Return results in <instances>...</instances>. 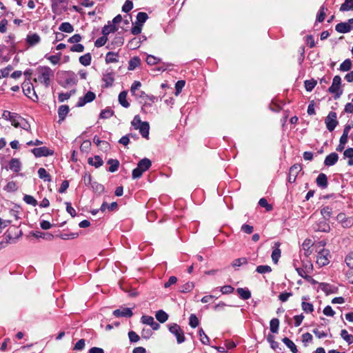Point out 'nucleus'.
Returning <instances> with one entry per match:
<instances>
[{"label": "nucleus", "instance_id": "obj_1", "mask_svg": "<svg viewBox=\"0 0 353 353\" xmlns=\"http://www.w3.org/2000/svg\"><path fill=\"white\" fill-rule=\"evenodd\" d=\"M36 72L37 78H35L34 81H38L46 88H48L50 85L51 79L54 77V71L48 66H39L36 69Z\"/></svg>", "mask_w": 353, "mask_h": 353}, {"label": "nucleus", "instance_id": "obj_2", "mask_svg": "<svg viewBox=\"0 0 353 353\" xmlns=\"http://www.w3.org/2000/svg\"><path fill=\"white\" fill-rule=\"evenodd\" d=\"M341 78L339 75L334 77L332 85L329 88V92L334 94V99H339L343 94V89L341 87Z\"/></svg>", "mask_w": 353, "mask_h": 353}, {"label": "nucleus", "instance_id": "obj_3", "mask_svg": "<svg viewBox=\"0 0 353 353\" xmlns=\"http://www.w3.org/2000/svg\"><path fill=\"white\" fill-rule=\"evenodd\" d=\"M168 329L169 331L176 336L178 343H182L185 341L184 332L178 324H170L168 325Z\"/></svg>", "mask_w": 353, "mask_h": 353}, {"label": "nucleus", "instance_id": "obj_4", "mask_svg": "<svg viewBox=\"0 0 353 353\" xmlns=\"http://www.w3.org/2000/svg\"><path fill=\"white\" fill-rule=\"evenodd\" d=\"M326 128L330 132H332L339 124L337 121V115L335 112H330L325 119Z\"/></svg>", "mask_w": 353, "mask_h": 353}, {"label": "nucleus", "instance_id": "obj_5", "mask_svg": "<svg viewBox=\"0 0 353 353\" xmlns=\"http://www.w3.org/2000/svg\"><path fill=\"white\" fill-rule=\"evenodd\" d=\"M330 253L328 250L326 249H322L318 252L317 256H316V263L319 266H324L329 263L330 262Z\"/></svg>", "mask_w": 353, "mask_h": 353}, {"label": "nucleus", "instance_id": "obj_6", "mask_svg": "<svg viewBox=\"0 0 353 353\" xmlns=\"http://www.w3.org/2000/svg\"><path fill=\"white\" fill-rule=\"evenodd\" d=\"M10 122L15 128H21L24 130H28V128L30 127L26 120L17 113H14V116H12Z\"/></svg>", "mask_w": 353, "mask_h": 353}, {"label": "nucleus", "instance_id": "obj_7", "mask_svg": "<svg viewBox=\"0 0 353 353\" xmlns=\"http://www.w3.org/2000/svg\"><path fill=\"white\" fill-rule=\"evenodd\" d=\"M31 152L36 157H48L54 154V151L47 147L35 148Z\"/></svg>", "mask_w": 353, "mask_h": 353}, {"label": "nucleus", "instance_id": "obj_8", "mask_svg": "<svg viewBox=\"0 0 353 353\" xmlns=\"http://www.w3.org/2000/svg\"><path fill=\"white\" fill-rule=\"evenodd\" d=\"M114 72L112 71H106L103 74L102 81L104 83L103 88H108L113 85L114 81Z\"/></svg>", "mask_w": 353, "mask_h": 353}, {"label": "nucleus", "instance_id": "obj_9", "mask_svg": "<svg viewBox=\"0 0 353 353\" xmlns=\"http://www.w3.org/2000/svg\"><path fill=\"white\" fill-rule=\"evenodd\" d=\"M301 170L302 168L300 164H294L291 166L289 170L288 181L291 183H294L298 174Z\"/></svg>", "mask_w": 353, "mask_h": 353}, {"label": "nucleus", "instance_id": "obj_10", "mask_svg": "<svg viewBox=\"0 0 353 353\" xmlns=\"http://www.w3.org/2000/svg\"><path fill=\"white\" fill-rule=\"evenodd\" d=\"M96 95L94 92L88 91L83 97H80L77 102V106L82 107L86 103L92 102L94 100Z\"/></svg>", "mask_w": 353, "mask_h": 353}, {"label": "nucleus", "instance_id": "obj_11", "mask_svg": "<svg viewBox=\"0 0 353 353\" xmlns=\"http://www.w3.org/2000/svg\"><path fill=\"white\" fill-rule=\"evenodd\" d=\"M22 89H23V92L24 93V94L26 96H27L28 97L32 99L33 101H35V99H32L30 96V94L31 93L32 91H33V94L34 96L35 97L36 99H38V97L37 95L36 94L34 90V88H33V85L32 84L30 83V79H28V80H26L23 84H22Z\"/></svg>", "mask_w": 353, "mask_h": 353}, {"label": "nucleus", "instance_id": "obj_12", "mask_svg": "<svg viewBox=\"0 0 353 353\" xmlns=\"http://www.w3.org/2000/svg\"><path fill=\"white\" fill-rule=\"evenodd\" d=\"M314 229L316 231L327 232L330 230L329 223L326 220H319L314 225Z\"/></svg>", "mask_w": 353, "mask_h": 353}, {"label": "nucleus", "instance_id": "obj_13", "mask_svg": "<svg viewBox=\"0 0 353 353\" xmlns=\"http://www.w3.org/2000/svg\"><path fill=\"white\" fill-rule=\"evenodd\" d=\"M26 41L30 46H34L40 43L41 37L37 33H29Z\"/></svg>", "mask_w": 353, "mask_h": 353}, {"label": "nucleus", "instance_id": "obj_14", "mask_svg": "<svg viewBox=\"0 0 353 353\" xmlns=\"http://www.w3.org/2000/svg\"><path fill=\"white\" fill-rule=\"evenodd\" d=\"M113 314L116 317H131L133 314L130 308L128 307H123L120 309L115 310L113 312Z\"/></svg>", "mask_w": 353, "mask_h": 353}, {"label": "nucleus", "instance_id": "obj_15", "mask_svg": "<svg viewBox=\"0 0 353 353\" xmlns=\"http://www.w3.org/2000/svg\"><path fill=\"white\" fill-rule=\"evenodd\" d=\"M281 243L279 242L274 243V250L272 252V260L274 263H277L279 258L281 257V252L279 248Z\"/></svg>", "mask_w": 353, "mask_h": 353}, {"label": "nucleus", "instance_id": "obj_16", "mask_svg": "<svg viewBox=\"0 0 353 353\" xmlns=\"http://www.w3.org/2000/svg\"><path fill=\"white\" fill-rule=\"evenodd\" d=\"M339 159V155L336 152H332L331 154H328L325 160H324V164L326 166H332L334 165Z\"/></svg>", "mask_w": 353, "mask_h": 353}, {"label": "nucleus", "instance_id": "obj_17", "mask_svg": "<svg viewBox=\"0 0 353 353\" xmlns=\"http://www.w3.org/2000/svg\"><path fill=\"white\" fill-rule=\"evenodd\" d=\"M88 163L95 167L96 168H99L103 164V161L101 157L99 155H95L94 157H90L88 159Z\"/></svg>", "mask_w": 353, "mask_h": 353}, {"label": "nucleus", "instance_id": "obj_18", "mask_svg": "<svg viewBox=\"0 0 353 353\" xmlns=\"http://www.w3.org/2000/svg\"><path fill=\"white\" fill-rule=\"evenodd\" d=\"M21 168L19 159L12 158L9 162V169L14 172H19Z\"/></svg>", "mask_w": 353, "mask_h": 353}, {"label": "nucleus", "instance_id": "obj_19", "mask_svg": "<svg viewBox=\"0 0 353 353\" xmlns=\"http://www.w3.org/2000/svg\"><path fill=\"white\" fill-rule=\"evenodd\" d=\"M316 184L321 188H326L327 187V177L325 174L321 173L319 174L316 179Z\"/></svg>", "mask_w": 353, "mask_h": 353}, {"label": "nucleus", "instance_id": "obj_20", "mask_svg": "<svg viewBox=\"0 0 353 353\" xmlns=\"http://www.w3.org/2000/svg\"><path fill=\"white\" fill-rule=\"evenodd\" d=\"M152 165V162L150 159L144 158L139 161L137 164L138 168H139L143 172L148 170Z\"/></svg>", "mask_w": 353, "mask_h": 353}, {"label": "nucleus", "instance_id": "obj_21", "mask_svg": "<svg viewBox=\"0 0 353 353\" xmlns=\"http://www.w3.org/2000/svg\"><path fill=\"white\" fill-rule=\"evenodd\" d=\"M69 110V106L67 105H62L59 106L58 109V114L59 118V122L63 121L65 119Z\"/></svg>", "mask_w": 353, "mask_h": 353}, {"label": "nucleus", "instance_id": "obj_22", "mask_svg": "<svg viewBox=\"0 0 353 353\" xmlns=\"http://www.w3.org/2000/svg\"><path fill=\"white\" fill-rule=\"evenodd\" d=\"M137 130H139L140 134L143 138H149L150 125L147 121H144Z\"/></svg>", "mask_w": 353, "mask_h": 353}, {"label": "nucleus", "instance_id": "obj_23", "mask_svg": "<svg viewBox=\"0 0 353 353\" xmlns=\"http://www.w3.org/2000/svg\"><path fill=\"white\" fill-rule=\"evenodd\" d=\"M127 91H122L119 93L118 100L121 105L123 108H128L130 107V103L127 101Z\"/></svg>", "mask_w": 353, "mask_h": 353}, {"label": "nucleus", "instance_id": "obj_24", "mask_svg": "<svg viewBox=\"0 0 353 353\" xmlns=\"http://www.w3.org/2000/svg\"><path fill=\"white\" fill-rule=\"evenodd\" d=\"M119 53L114 52H108L105 56L106 63H117L119 61Z\"/></svg>", "mask_w": 353, "mask_h": 353}, {"label": "nucleus", "instance_id": "obj_25", "mask_svg": "<svg viewBox=\"0 0 353 353\" xmlns=\"http://www.w3.org/2000/svg\"><path fill=\"white\" fill-rule=\"evenodd\" d=\"M313 245V242L310 239H306L302 243L303 249L305 251V255L309 256L312 254V251L310 250L311 247Z\"/></svg>", "mask_w": 353, "mask_h": 353}, {"label": "nucleus", "instance_id": "obj_26", "mask_svg": "<svg viewBox=\"0 0 353 353\" xmlns=\"http://www.w3.org/2000/svg\"><path fill=\"white\" fill-rule=\"evenodd\" d=\"M236 292L243 300H248L251 297V292L248 288H239Z\"/></svg>", "mask_w": 353, "mask_h": 353}, {"label": "nucleus", "instance_id": "obj_27", "mask_svg": "<svg viewBox=\"0 0 353 353\" xmlns=\"http://www.w3.org/2000/svg\"><path fill=\"white\" fill-rule=\"evenodd\" d=\"M107 163L108 165H110V167L108 168V171H109L110 172H116L119 169V164H120L119 161L117 159H110L107 161Z\"/></svg>", "mask_w": 353, "mask_h": 353}, {"label": "nucleus", "instance_id": "obj_28", "mask_svg": "<svg viewBox=\"0 0 353 353\" xmlns=\"http://www.w3.org/2000/svg\"><path fill=\"white\" fill-rule=\"evenodd\" d=\"M283 343L292 351L293 353H297L298 350L294 343L288 337H284L282 339Z\"/></svg>", "mask_w": 353, "mask_h": 353}, {"label": "nucleus", "instance_id": "obj_29", "mask_svg": "<svg viewBox=\"0 0 353 353\" xmlns=\"http://www.w3.org/2000/svg\"><path fill=\"white\" fill-rule=\"evenodd\" d=\"M321 214L323 216V219L327 221L332 214V208L330 206H324L321 210Z\"/></svg>", "mask_w": 353, "mask_h": 353}, {"label": "nucleus", "instance_id": "obj_30", "mask_svg": "<svg viewBox=\"0 0 353 353\" xmlns=\"http://www.w3.org/2000/svg\"><path fill=\"white\" fill-rule=\"evenodd\" d=\"M335 30L339 33H347L350 31V28L346 22H341L336 25Z\"/></svg>", "mask_w": 353, "mask_h": 353}, {"label": "nucleus", "instance_id": "obj_31", "mask_svg": "<svg viewBox=\"0 0 353 353\" xmlns=\"http://www.w3.org/2000/svg\"><path fill=\"white\" fill-rule=\"evenodd\" d=\"M117 30V28L114 24H108L102 28V34L108 37L110 33H114Z\"/></svg>", "mask_w": 353, "mask_h": 353}, {"label": "nucleus", "instance_id": "obj_32", "mask_svg": "<svg viewBox=\"0 0 353 353\" xmlns=\"http://www.w3.org/2000/svg\"><path fill=\"white\" fill-rule=\"evenodd\" d=\"M141 42V37H134L128 42V47L130 49L135 50L140 47Z\"/></svg>", "mask_w": 353, "mask_h": 353}, {"label": "nucleus", "instance_id": "obj_33", "mask_svg": "<svg viewBox=\"0 0 353 353\" xmlns=\"http://www.w3.org/2000/svg\"><path fill=\"white\" fill-rule=\"evenodd\" d=\"M92 56L90 53L88 52L79 57V62L84 66L90 65L91 63Z\"/></svg>", "mask_w": 353, "mask_h": 353}, {"label": "nucleus", "instance_id": "obj_34", "mask_svg": "<svg viewBox=\"0 0 353 353\" xmlns=\"http://www.w3.org/2000/svg\"><path fill=\"white\" fill-rule=\"evenodd\" d=\"M59 30L66 33H71L74 31V28L69 22H63L59 26Z\"/></svg>", "mask_w": 353, "mask_h": 353}, {"label": "nucleus", "instance_id": "obj_35", "mask_svg": "<svg viewBox=\"0 0 353 353\" xmlns=\"http://www.w3.org/2000/svg\"><path fill=\"white\" fill-rule=\"evenodd\" d=\"M279 320L276 318L272 319L270 322V330L271 332L276 334L279 331Z\"/></svg>", "mask_w": 353, "mask_h": 353}, {"label": "nucleus", "instance_id": "obj_36", "mask_svg": "<svg viewBox=\"0 0 353 353\" xmlns=\"http://www.w3.org/2000/svg\"><path fill=\"white\" fill-rule=\"evenodd\" d=\"M155 316L157 320L161 323H165L168 319V314L162 310L157 311Z\"/></svg>", "mask_w": 353, "mask_h": 353}, {"label": "nucleus", "instance_id": "obj_37", "mask_svg": "<svg viewBox=\"0 0 353 353\" xmlns=\"http://www.w3.org/2000/svg\"><path fill=\"white\" fill-rule=\"evenodd\" d=\"M148 19V15L146 12H140L137 15L136 23L143 26Z\"/></svg>", "mask_w": 353, "mask_h": 353}, {"label": "nucleus", "instance_id": "obj_38", "mask_svg": "<svg viewBox=\"0 0 353 353\" xmlns=\"http://www.w3.org/2000/svg\"><path fill=\"white\" fill-rule=\"evenodd\" d=\"M38 174L40 179L44 180L45 181H51V176L47 172L46 169L41 168L38 170Z\"/></svg>", "mask_w": 353, "mask_h": 353}, {"label": "nucleus", "instance_id": "obj_39", "mask_svg": "<svg viewBox=\"0 0 353 353\" xmlns=\"http://www.w3.org/2000/svg\"><path fill=\"white\" fill-rule=\"evenodd\" d=\"M352 61L350 59H345L339 67V70L341 72H347L350 71L352 68Z\"/></svg>", "mask_w": 353, "mask_h": 353}, {"label": "nucleus", "instance_id": "obj_40", "mask_svg": "<svg viewBox=\"0 0 353 353\" xmlns=\"http://www.w3.org/2000/svg\"><path fill=\"white\" fill-rule=\"evenodd\" d=\"M350 10H353V0H345L340 7V11L345 12Z\"/></svg>", "mask_w": 353, "mask_h": 353}, {"label": "nucleus", "instance_id": "obj_41", "mask_svg": "<svg viewBox=\"0 0 353 353\" xmlns=\"http://www.w3.org/2000/svg\"><path fill=\"white\" fill-rule=\"evenodd\" d=\"M344 158H348L349 161L347 164L349 165H353V148H349L346 149L343 152Z\"/></svg>", "mask_w": 353, "mask_h": 353}, {"label": "nucleus", "instance_id": "obj_42", "mask_svg": "<svg viewBox=\"0 0 353 353\" xmlns=\"http://www.w3.org/2000/svg\"><path fill=\"white\" fill-rule=\"evenodd\" d=\"M140 65V59L137 57L132 58L129 61L128 70H134L137 67Z\"/></svg>", "mask_w": 353, "mask_h": 353}, {"label": "nucleus", "instance_id": "obj_43", "mask_svg": "<svg viewBox=\"0 0 353 353\" xmlns=\"http://www.w3.org/2000/svg\"><path fill=\"white\" fill-rule=\"evenodd\" d=\"M114 114V111L111 110L110 108H106L105 109L101 110L99 118L105 119L111 117Z\"/></svg>", "mask_w": 353, "mask_h": 353}, {"label": "nucleus", "instance_id": "obj_44", "mask_svg": "<svg viewBox=\"0 0 353 353\" xmlns=\"http://www.w3.org/2000/svg\"><path fill=\"white\" fill-rule=\"evenodd\" d=\"M341 338L345 340L349 345L353 343V336L349 334L346 330H342L341 332Z\"/></svg>", "mask_w": 353, "mask_h": 353}, {"label": "nucleus", "instance_id": "obj_45", "mask_svg": "<svg viewBox=\"0 0 353 353\" xmlns=\"http://www.w3.org/2000/svg\"><path fill=\"white\" fill-rule=\"evenodd\" d=\"M248 263V259L245 257L239 258L234 259L232 263V266L234 268H239L242 265H245Z\"/></svg>", "mask_w": 353, "mask_h": 353}, {"label": "nucleus", "instance_id": "obj_46", "mask_svg": "<svg viewBox=\"0 0 353 353\" xmlns=\"http://www.w3.org/2000/svg\"><path fill=\"white\" fill-rule=\"evenodd\" d=\"M194 284L192 282H188L180 287V292L183 293H187L193 290Z\"/></svg>", "mask_w": 353, "mask_h": 353}, {"label": "nucleus", "instance_id": "obj_47", "mask_svg": "<svg viewBox=\"0 0 353 353\" xmlns=\"http://www.w3.org/2000/svg\"><path fill=\"white\" fill-rule=\"evenodd\" d=\"M199 335L200 336V341L203 345H209L210 343V339L209 337L205 334V332L202 328H200L199 330Z\"/></svg>", "mask_w": 353, "mask_h": 353}, {"label": "nucleus", "instance_id": "obj_48", "mask_svg": "<svg viewBox=\"0 0 353 353\" xmlns=\"http://www.w3.org/2000/svg\"><path fill=\"white\" fill-rule=\"evenodd\" d=\"M256 271L259 274H265L272 272V268L268 265H261L256 267Z\"/></svg>", "mask_w": 353, "mask_h": 353}, {"label": "nucleus", "instance_id": "obj_49", "mask_svg": "<svg viewBox=\"0 0 353 353\" xmlns=\"http://www.w3.org/2000/svg\"><path fill=\"white\" fill-rule=\"evenodd\" d=\"M45 58L48 59L52 64L56 65V64L59 63L60 61L61 53H59L56 55H50V56L46 54Z\"/></svg>", "mask_w": 353, "mask_h": 353}, {"label": "nucleus", "instance_id": "obj_50", "mask_svg": "<svg viewBox=\"0 0 353 353\" xmlns=\"http://www.w3.org/2000/svg\"><path fill=\"white\" fill-rule=\"evenodd\" d=\"M93 142L97 145L100 146L101 145H105L104 150H108L110 148V144L105 141H101L97 136H94L93 139Z\"/></svg>", "mask_w": 353, "mask_h": 353}, {"label": "nucleus", "instance_id": "obj_51", "mask_svg": "<svg viewBox=\"0 0 353 353\" xmlns=\"http://www.w3.org/2000/svg\"><path fill=\"white\" fill-rule=\"evenodd\" d=\"M296 270L298 273V274L301 276L302 278L306 279L307 281H312L313 279L312 276H308L305 272V270L303 268H296Z\"/></svg>", "mask_w": 353, "mask_h": 353}, {"label": "nucleus", "instance_id": "obj_52", "mask_svg": "<svg viewBox=\"0 0 353 353\" xmlns=\"http://www.w3.org/2000/svg\"><path fill=\"white\" fill-rule=\"evenodd\" d=\"M301 307L302 310L306 313H312L314 311V306L310 303L303 301Z\"/></svg>", "mask_w": 353, "mask_h": 353}, {"label": "nucleus", "instance_id": "obj_53", "mask_svg": "<svg viewBox=\"0 0 353 353\" xmlns=\"http://www.w3.org/2000/svg\"><path fill=\"white\" fill-rule=\"evenodd\" d=\"M327 10L324 6H322L319 10V12L316 16V21L323 22L325 17V10Z\"/></svg>", "mask_w": 353, "mask_h": 353}, {"label": "nucleus", "instance_id": "obj_54", "mask_svg": "<svg viewBox=\"0 0 353 353\" xmlns=\"http://www.w3.org/2000/svg\"><path fill=\"white\" fill-rule=\"evenodd\" d=\"M108 41V37L103 34L102 37L98 38L94 42V46L100 48L103 46Z\"/></svg>", "mask_w": 353, "mask_h": 353}, {"label": "nucleus", "instance_id": "obj_55", "mask_svg": "<svg viewBox=\"0 0 353 353\" xmlns=\"http://www.w3.org/2000/svg\"><path fill=\"white\" fill-rule=\"evenodd\" d=\"M124 43V39L121 36H117L111 41V45L117 47H121Z\"/></svg>", "mask_w": 353, "mask_h": 353}, {"label": "nucleus", "instance_id": "obj_56", "mask_svg": "<svg viewBox=\"0 0 353 353\" xmlns=\"http://www.w3.org/2000/svg\"><path fill=\"white\" fill-rule=\"evenodd\" d=\"M23 201L27 203L32 205L33 206H36L38 204L37 201L31 195L26 194L23 196Z\"/></svg>", "mask_w": 353, "mask_h": 353}, {"label": "nucleus", "instance_id": "obj_57", "mask_svg": "<svg viewBox=\"0 0 353 353\" xmlns=\"http://www.w3.org/2000/svg\"><path fill=\"white\" fill-rule=\"evenodd\" d=\"M304 83L305 90L308 92H311L316 85V81L313 79L306 80Z\"/></svg>", "mask_w": 353, "mask_h": 353}, {"label": "nucleus", "instance_id": "obj_58", "mask_svg": "<svg viewBox=\"0 0 353 353\" xmlns=\"http://www.w3.org/2000/svg\"><path fill=\"white\" fill-rule=\"evenodd\" d=\"M189 320V325L193 328H195L199 324V321L197 316L194 314L190 315Z\"/></svg>", "mask_w": 353, "mask_h": 353}, {"label": "nucleus", "instance_id": "obj_59", "mask_svg": "<svg viewBox=\"0 0 353 353\" xmlns=\"http://www.w3.org/2000/svg\"><path fill=\"white\" fill-rule=\"evenodd\" d=\"M141 83L139 81H134V83L132 84L130 88V92L134 96L137 94V92L139 91V89L141 88Z\"/></svg>", "mask_w": 353, "mask_h": 353}, {"label": "nucleus", "instance_id": "obj_60", "mask_svg": "<svg viewBox=\"0 0 353 353\" xmlns=\"http://www.w3.org/2000/svg\"><path fill=\"white\" fill-rule=\"evenodd\" d=\"M259 205L261 207L265 208L267 211H270L272 210V206L268 203V201L265 198H261L259 201Z\"/></svg>", "mask_w": 353, "mask_h": 353}, {"label": "nucleus", "instance_id": "obj_61", "mask_svg": "<svg viewBox=\"0 0 353 353\" xmlns=\"http://www.w3.org/2000/svg\"><path fill=\"white\" fill-rule=\"evenodd\" d=\"M133 8V3L132 1L126 0L122 6V11L128 12Z\"/></svg>", "mask_w": 353, "mask_h": 353}, {"label": "nucleus", "instance_id": "obj_62", "mask_svg": "<svg viewBox=\"0 0 353 353\" xmlns=\"http://www.w3.org/2000/svg\"><path fill=\"white\" fill-rule=\"evenodd\" d=\"M143 122L144 121H141L140 117L139 115H136L134 117L131 124L134 127V129L137 130L139 128V127L141 126V124H143Z\"/></svg>", "mask_w": 353, "mask_h": 353}, {"label": "nucleus", "instance_id": "obj_63", "mask_svg": "<svg viewBox=\"0 0 353 353\" xmlns=\"http://www.w3.org/2000/svg\"><path fill=\"white\" fill-rule=\"evenodd\" d=\"M146 62L148 65H152L160 62V59L152 55H148L146 58Z\"/></svg>", "mask_w": 353, "mask_h": 353}, {"label": "nucleus", "instance_id": "obj_64", "mask_svg": "<svg viewBox=\"0 0 353 353\" xmlns=\"http://www.w3.org/2000/svg\"><path fill=\"white\" fill-rule=\"evenodd\" d=\"M345 261L347 265L353 270V252H350L348 255L346 256Z\"/></svg>", "mask_w": 353, "mask_h": 353}]
</instances>
